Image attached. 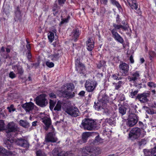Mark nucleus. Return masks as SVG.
<instances>
[{
	"mask_svg": "<svg viewBox=\"0 0 156 156\" xmlns=\"http://www.w3.org/2000/svg\"><path fill=\"white\" fill-rule=\"evenodd\" d=\"M146 134V132L144 129L135 127L130 131L129 136L132 140L137 139L140 137H143Z\"/></svg>",
	"mask_w": 156,
	"mask_h": 156,
	"instance_id": "f03ea898",
	"label": "nucleus"
},
{
	"mask_svg": "<svg viewBox=\"0 0 156 156\" xmlns=\"http://www.w3.org/2000/svg\"><path fill=\"white\" fill-rule=\"evenodd\" d=\"M37 121H35L33 122L32 123V126H35L37 125Z\"/></svg>",
	"mask_w": 156,
	"mask_h": 156,
	"instance_id": "e2e57ef3",
	"label": "nucleus"
},
{
	"mask_svg": "<svg viewBox=\"0 0 156 156\" xmlns=\"http://www.w3.org/2000/svg\"><path fill=\"white\" fill-rule=\"evenodd\" d=\"M31 57V55L30 51H28L27 54V58L29 59H30Z\"/></svg>",
	"mask_w": 156,
	"mask_h": 156,
	"instance_id": "5fc2aeb1",
	"label": "nucleus"
},
{
	"mask_svg": "<svg viewBox=\"0 0 156 156\" xmlns=\"http://www.w3.org/2000/svg\"><path fill=\"white\" fill-rule=\"evenodd\" d=\"M111 3L113 5H115L118 8H121V6L119 2L115 0H110Z\"/></svg>",
	"mask_w": 156,
	"mask_h": 156,
	"instance_id": "72a5a7b5",
	"label": "nucleus"
},
{
	"mask_svg": "<svg viewBox=\"0 0 156 156\" xmlns=\"http://www.w3.org/2000/svg\"><path fill=\"white\" fill-rule=\"evenodd\" d=\"M103 142V139L100 138L99 135L97 136L94 140H89L90 144L91 145H98Z\"/></svg>",
	"mask_w": 156,
	"mask_h": 156,
	"instance_id": "f3484780",
	"label": "nucleus"
},
{
	"mask_svg": "<svg viewBox=\"0 0 156 156\" xmlns=\"http://www.w3.org/2000/svg\"><path fill=\"white\" fill-rule=\"evenodd\" d=\"M107 122L110 125L112 126L115 125V122L114 118L109 119L108 120Z\"/></svg>",
	"mask_w": 156,
	"mask_h": 156,
	"instance_id": "4c0bfd02",
	"label": "nucleus"
},
{
	"mask_svg": "<svg viewBox=\"0 0 156 156\" xmlns=\"http://www.w3.org/2000/svg\"><path fill=\"white\" fill-rule=\"evenodd\" d=\"M46 66L49 68H51L54 67V64L53 63L51 62L47 61L46 62Z\"/></svg>",
	"mask_w": 156,
	"mask_h": 156,
	"instance_id": "de8ad7c7",
	"label": "nucleus"
},
{
	"mask_svg": "<svg viewBox=\"0 0 156 156\" xmlns=\"http://www.w3.org/2000/svg\"><path fill=\"white\" fill-rule=\"evenodd\" d=\"M21 106L27 112H30L34 109V105L32 102H30L23 104Z\"/></svg>",
	"mask_w": 156,
	"mask_h": 156,
	"instance_id": "4468645a",
	"label": "nucleus"
},
{
	"mask_svg": "<svg viewBox=\"0 0 156 156\" xmlns=\"http://www.w3.org/2000/svg\"><path fill=\"white\" fill-rule=\"evenodd\" d=\"M112 110L111 109H108L107 108H105L104 109V112L106 115H110L112 114Z\"/></svg>",
	"mask_w": 156,
	"mask_h": 156,
	"instance_id": "79ce46f5",
	"label": "nucleus"
},
{
	"mask_svg": "<svg viewBox=\"0 0 156 156\" xmlns=\"http://www.w3.org/2000/svg\"><path fill=\"white\" fill-rule=\"evenodd\" d=\"M45 94H41L37 96L36 98V103L38 106L44 107L48 104V101L46 98Z\"/></svg>",
	"mask_w": 156,
	"mask_h": 156,
	"instance_id": "20e7f679",
	"label": "nucleus"
},
{
	"mask_svg": "<svg viewBox=\"0 0 156 156\" xmlns=\"http://www.w3.org/2000/svg\"><path fill=\"white\" fill-rule=\"evenodd\" d=\"M126 108L123 106H121L119 108V112L122 115H123L126 114Z\"/></svg>",
	"mask_w": 156,
	"mask_h": 156,
	"instance_id": "cd10ccee",
	"label": "nucleus"
},
{
	"mask_svg": "<svg viewBox=\"0 0 156 156\" xmlns=\"http://www.w3.org/2000/svg\"><path fill=\"white\" fill-rule=\"evenodd\" d=\"M75 65L76 70L80 74L83 73L85 72V68L84 65L77 60L76 61Z\"/></svg>",
	"mask_w": 156,
	"mask_h": 156,
	"instance_id": "f8f14e48",
	"label": "nucleus"
},
{
	"mask_svg": "<svg viewBox=\"0 0 156 156\" xmlns=\"http://www.w3.org/2000/svg\"><path fill=\"white\" fill-rule=\"evenodd\" d=\"M9 77L12 79H13L16 77V76L13 72H11L9 74Z\"/></svg>",
	"mask_w": 156,
	"mask_h": 156,
	"instance_id": "3c124183",
	"label": "nucleus"
},
{
	"mask_svg": "<svg viewBox=\"0 0 156 156\" xmlns=\"http://www.w3.org/2000/svg\"><path fill=\"white\" fill-rule=\"evenodd\" d=\"M87 50L91 51L94 47V43L93 40L89 39L87 41Z\"/></svg>",
	"mask_w": 156,
	"mask_h": 156,
	"instance_id": "4be33fe9",
	"label": "nucleus"
},
{
	"mask_svg": "<svg viewBox=\"0 0 156 156\" xmlns=\"http://www.w3.org/2000/svg\"><path fill=\"white\" fill-rule=\"evenodd\" d=\"M85 92L84 91H80L79 93V95L80 96L83 97L84 96L85 94Z\"/></svg>",
	"mask_w": 156,
	"mask_h": 156,
	"instance_id": "4d7b16f0",
	"label": "nucleus"
},
{
	"mask_svg": "<svg viewBox=\"0 0 156 156\" xmlns=\"http://www.w3.org/2000/svg\"><path fill=\"white\" fill-rule=\"evenodd\" d=\"M101 101L102 103L106 104L108 102V97L105 94L103 95Z\"/></svg>",
	"mask_w": 156,
	"mask_h": 156,
	"instance_id": "c85d7f7f",
	"label": "nucleus"
},
{
	"mask_svg": "<svg viewBox=\"0 0 156 156\" xmlns=\"http://www.w3.org/2000/svg\"><path fill=\"white\" fill-rule=\"evenodd\" d=\"M140 146L146 144V141L144 139H142L138 142Z\"/></svg>",
	"mask_w": 156,
	"mask_h": 156,
	"instance_id": "09e8293b",
	"label": "nucleus"
},
{
	"mask_svg": "<svg viewBox=\"0 0 156 156\" xmlns=\"http://www.w3.org/2000/svg\"><path fill=\"white\" fill-rule=\"evenodd\" d=\"M42 122L46 126V127L45 128V130H47L48 127L51 124L50 119L48 118H45L43 119Z\"/></svg>",
	"mask_w": 156,
	"mask_h": 156,
	"instance_id": "393cba45",
	"label": "nucleus"
},
{
	"mask_svg": "<svg viewBox=\"0 0 156 156\" xmlns=\"http://www.w3.org/2000/svg\"><path fill=\"white\" fill-rule=\"evenodd\" d=\"M20 125L25 128H27L30 126L29 123L26 120H20Z\"/></svg>",
	"mask_w": 156,
	"mask_h": 156,
	"instance_id": "bb28decb",
	"label": "nucleus"
},
{
	"mask_svg": "<svg viewBox=\"0 0 156 156\" xmlns=\"http://www.w3.org/2000/svg\"><path fill=\"white\" fill-rule=\"evenodd\" d=\"M1 51L2 52H4L5 51V48L4 47H2L1 48Z\"/></svg>",
	"mask_w": 156,
	"mask_h": 156,
	"instance_id": "774afa93",
	"label": "nucleus"
},
{
	"mask_svg": "<svg viewBox=\"0 0 156 156\" xmlns=\"http://www.w3.org/2000/svg\"><path fill=\"white\" fill-rule=\"evenodd\" d=\"M131 92H130V96L132 98H133L137 94L138 92V90L133 91V90H131Z\"/></svg>",
	"mask_w": 156,
	"mask_h": 156,
	"instance_id": "ea45409f",
	"label": "nucleus"
},
{
	"mask_svg": "<svg viewBox=\"0 0 156 156\" xmlns=\"http://www.w3.org/2000/svg\"><path fill=\"white\" fill-rule=\"evenodd\" d=\"M73 38L76 41L77 38L79 37L80 34L79 30L77 29H74L72 33Z\"/></svg>",
	"mask_w": 156,
	"mask_h": 156,
	"instance_id": "a878e982",
	"label": "nucleus"
},
{
	"mask_svg": "<svg viewBox=\"0 0 156 156\" xmlns=\"http://www.w3.org/2000/svg\"><path fill=\"white\" fill-rule=\"evenodd\" d=\"M66 94L68 96H69L70 97H73L74 96V93L73 94L71 92L69 91H67L66 92Z\"/></svg>",
	"mask_w": 156,
	"mask_h": 156,
	"instance_id": "8fccbe9b",
	"label": "nucleus"
},
{
	"mask_svg": "<svg viewBox=\"0 0 156 156\" xmlns=\"http://www.w3.org/2000/svg\"><path fill=\"white\" fill-rule=\"evenodd\" d=\"M111 32L113 37L116 40L120 43H122L123 42L122 38L117 33V31H115V30H112Z\"/></svg>",
	"mask_w": 156,
	"mask_h": 156,
	"instance_id": "2eb2a0df",
	"label": "nucleus"
},
{
	"mask_svg": "<svg viewBox=\"0 0 156 156\" xmlns=\"http://www.w3.org/2000/svg\"><path fill=\"white\" fill-rule=\"evenodd\" d=\"M52 156H67L68 154L62 151L60 147H55L50 154Z\"/></svg>",
	"mask_w": 156,
	"mask_h": 156,
	"instance_id": "6e6552de",
	"label": "nucleus"
},
{
	"mask_svg": "<svg viewBox=\"0 0 156 156\" xmlns=\"http://www.w3.org/2000/svg\"><path fill=\"white\" fill-rule=\"evenodd\" d=\"M108 0H101V2L103 4L106 5L108 3Z\"/></svg>",
	"mask_w": 156,
	"mask_h": 156,
	"instance_id": "bf43d9fd",
	"label": "nucleus"
},
{
	"mask_svg": "<svg viewBox=\"0 0 156 156\" xmlns=\"http://www.w3.org/2000/svg\"><path fill=\"white\" fill-rule=\"evenodd\" d=\"M129 60L130 61V62L133 63L134 62V61L133 59V57L132 55H131L129 58Z\"/></svg>",
	"mask_w": 156,
	"mask_h": 156,
	"instance_id": "680f3d73",
	"label": "nucleus"
},
{
	"mask_svg": "<svg viewBox=\"0 0 156 156\" xmlns=\"http://www.w3.org/2000/svg\"><path fill=\"white\" fill-rule=\"evenodd\" d=\"M151 107L152 108L147 110L148 113L151 114L156 113V107L155 106L152 105Z\"/></svg>",
	"mask_w": 156,
	"mask_h": 156,
	"instance_id": "7c9ffc66",
	"label": "nucleus"
},
{
	"mask_svg": "<svg viewBox=\"0 0 156 156\" xmlns=\"http://www.w3.org/2000/svg\"><path fill=\"white\" fill-rule=\"evenodd\" d=\"M147 85L150 87H156V84L152 82H149L147 83Z\"/></svg>",
	"mask_w": 156,
	"mask_h": 156,
	"instance_id": "603ef678",
	"label": "nucleus"
},
{
	"mask_svg": "<svg viewBox=\"0 0 156 156\" xmlns=\"http://www.w3.org/2000/svg\"><path fill=\"white\" fill-rule=\"evenodd\" d=\"M91 133L90 132H85L82 134V140L83 143L87 142L88 138L91 136Z\"/></svg>",
	"mask_w": 156,
	"mask_h": 156,
	"instance_id": "5701e85b",
	"label": "nucleus"
},
{
	"mask_svg": "<svg viewBox=\"0 0 156 156\" xmlns=\"http://www.w3.org/2000/svg\"><path fill=\"white\" fill-rule=\"evenodd\" d=\"M82 151L83 153L89 154L90 156H97L102 152V150L100 147H92L90 146L83 147Z\"/></svg>",
	"mask_w": 156,
	"mask_h": 156,
	"instance_id": "f257e3e1",
	"label": "nucleus"
},
{
	"mask_svg": "<svg viewBox=\"0 0 156 156\" xmlns=\"http://www.w3.org/2000/svg\"><path fill=\"white\" fill-rule=\"evenodd\" d=\"M16 144L22 147L26 148L29 147V144L28 142L26 140L21 138L18 139L15 141Z\"/></svg>",
	"mask_w": 156,
	"mask_h": 156,
	"instance_id": "ddd939ff",
	"label": "nucleus"
},
{
	"mask_svg": "<svg viewBox=\"0 0 156 156\" xmlns=\"http://www.w3.org/2000/svg\"><path fill=\"white\" fill-rule=\"evenodd\" d=\"M120 70L123 76H125L129 72V65L125 63H122L119 65Z\"/></svg>",
	"mask_w": 156,
	"mask_h": 156,
	"instance_id": "9b49d317",
	"label": "nucleus"
},
{
	"mask_svg": "<svg viewBox=\"0 0 156 156\" xmlns=\"http://www.w3.org/2000/svg\"><path fill=\"white\" fill-rule=\"evenodd\" d=\"M26 41L27 42V44L26 45V46L27 48L28 49V51H30V44H29V42H28L27 40H26Z\"/></svg>",
	"mask_w": 156,
	"mask_h": 156,
	"instance_id": "6e6d98bb",
	"label": "nucleus"
},
{
	"mask_svg": "<svg viewBox=\"0 0 156 156\" xmlns=\"http://www.w3.org/2000/svg\"><path fill=\"white\" fill-rule=\"evenodd\" d=\"M66 112L68 114L74 117L78 116L79 113L78 109L75 107L68 108L66 110Z\"/></svg>",
	"mask_w": 156,
	"mask_h": 156,
	"instance_id": "1a4fd4ad",
	"label": "nucleus"
},
{
	"mask_svg": "<svg viewBox=\"0 0 156 156\" xmlns=\"http://www.w3.org/2000/svg\"><path fill=\"white\" fill-rule=\"evenodd\" d=\"M57 140V139L55 137V134L53 133L50 132L46 136L44 144L48 142H55Z\"/></svg>",
	"mask_w": 156,
	"mask_h": 156,
	"instance_id": "9d476101",
	"label": "nucleus"
},
{
	"mask_svg": "<svg viewBox=\"0 0 156 156\" xmlns=\"http://www.w3.org/2000/svg\"><path fill=\"white\" fill-rule=\"evenodd\" d=\"M37 156H46V154L45 153L41 150H39L37 151L36 152Z\"/></svg>",
	"mask_w": 156,
	"mask_h": 156,
	"instance_id": "e433bc0d",
	"label": "nucleus"
},
{
	"mask_svg": "<svg viewBox=\"0 0 156 156\" xmlns=\"http://www.w3.org/2000/svg\"><path fill=\"white\" fill-rule=\"evenodd\" d=\"M96 122L91 119H84L83 120L80 126L85 130H92L95 127Z\"/></svg>",
	"mask_w": 156,
	"mask_h": 156,
	"instance_id": "7ed1b4c3",
	"label": "nucleus"
},
{
	"mask_svg": "<svg viewBox=\"0 0 156 156\" xmlns=\"http://www.w3.org/2000/svg\"><path fill=\"white\" fill-rule=\"evenodd\" d=\"M73 85L72 83H69L67 85V89L68 90H71L74 88Z\"/></svg>",
	"mask_w": 156,
	"mask_h": 156,
	"instance_id": "49530a36",
	"label": "nucleus"
},
{
	"mask_svg": "<svg viewBox=\"0 0 156 156\" xmlns=\"http://www.w3.org/2000/svg\"><path fill=\"white\" fill-rule=\"evenodd\" d=\"M113 26L114 28L112 30H115V31H117V30H119L120 28H122L124 30L126 31L128 30L129 26L128 25H117L115 23H113Z\"/></svg>",
	"mask_w": 156,
	"mask_h": 156,
	"instance_id": "412c9836",
	"label": "nucleus"
},
{
	"mask_svg": "<svg viewBox=\"0 0 156 156\" xmlns=\"http://www.w3.org/2000/svg\"><path fill=\"white\" fill-rule=\"evenodd\" d=\"M129 6L133 9H136L137 8V5L136 3V0H127Z\"/></svg>",
	"mask_w": 156,
	"mask_h": 156,
	"instance_id": "b1692460",
	"label": "nucleus"
},
{
	"mask_svg": "<svg viewBox=\"0 0 156 156\" xmlns=\"http://www.w3.org/2000/svg\"><path fill=\"white\" fill-rule=\"evenodd\" d=\"M112 77L114 80H119V78L115 74H113L112 76Z\"/></svg>",
	"mask_w": 156,
	"mask_h": 156,
	"instance_id": "13d9d810",
	"label": "nucleus"
},
{
	"mask_svg": "<svg viewBox=\"0 0 156 156\" xmlns=\"http://www.w3.org/2000/svg\"><path fill=\"white\" fill-rule=\"evenodd\" d=\"M7 151V150L3 147H0V154H3V155H4L5 154Z\"/></svg>",
	"mask_w": 156,
	"mask_h": 156,
	"instance_id": "37998d69",
	"label": "nucleus"
},
{
	"mask_svg": "<svg viewBox=\"0 0 156 156\" xmlns=\"http://www.w3.org/2000/svg\"><path fill=\"white\" fill-rule=\"evenodd\" d=\"M137 122V116L134 114L130 113L126 125L129 127H132Z\"/></svg>",
	"mask_w": 156,
	"mask_h": 156,
	"instance_id": "39448f33",
	"label": "nucleus"
},
{
	"mask_svg": "<svg viewBox=\"0 0 156 156\" xmlns=\"http://www.w3.org/2000/svg\"><path fill=\"white\" fill-rule=\"evenodd\" d=\"M56 102H54V101L52 100H50L49 103H50V109L52 110L53 109V108Z\"/></svg>",
	"mask_w": 156,
	"mask_h": 156,
	"instance_id": "a19ab883",
	"label": "nucleus"
},
{
	"mask_svg": "<svg viewBox=\"0 0 156 156\" xmlns=\"http://www.w3.org/2000/svg\"><path fill=\"white\" fill-rule=\"evenodd\" d=\"M5 128V123L4 121L2 120H0V130H4Z\"/></svg>",
	"mask_w": 156,
	"mask_h": 156,
	"instance_id": "a18cd8bd",
	"label": "nucleus"
},
{
	"mask_svg": "<svg viewBox=\"0 0 156 156\" xmlns=\"http://www.w3.org/2000/svg\"><path fill=\"white\" fill-rule=\"evenodd\" d=\"M17 130V126L15 123L13 122L9 123L8 124V129L7 132H13Z\"/></svg>",
	"mask_w": 156,
	"mask_h": 156,
	"instance_id": "a211bd4d",
	"label": "nucleus"
},
{
	"mask_svg": "<svg viewBox=\"0 0 156 156\" xmlns=\"http://www.w3.org/2000/svg\"><path fill=\"white\" fill-rule=\"evenodd\" d=\"M17 72L20 75H22L23 73V69L22 67L20 66H19L17 67Z\"/></svg>",
	"mask_w": 156,
	"mask_h": 156,
	"instance_id": "c03bdc74",
	"label": "nucleus"
},
{
	"mask_svg": "<svg viewBox=\"0 0 156 156\" xmlns=\"http://www.w3.org/2000/svg\"><path fill=\"white\" fill-rule=\"evenodd\" d=\"M48 37L50 42H52L54 39V33L50 32L48 34Z\"/></svg>",
	"mask_w": 156,
	"mask_h": 156,
	"instance_id": "c756f323",
	"label": "nucleus"
},
{
	"mask_svg": "<svg viewBox=\"0 0 156 156\" xmlns=\"http://www.w3.org/2000/svg\"><path fill=\"white\" fill-rule=\"evenodd\" d=\"M61 109V103L60 101H58L56 106L54 108V110L58 111H60Z\"/></svg>",
	"mask_w": 156,
	"mask_h": 156,
	"instance_id": "473e14b6",
	"label": "nucleus"
},
{
	"mask_svg": "<svg viewBox=\"0 0 156 156\" xmlns=\"http://www.w3.org/2000/svg\"><path fill=\"white\" fill-rule=\"evenodd\" d=\"M59 55L58 53H55L50 55L49 57L52 60H56L58 58Z\"/></svg>",
	"mask_w": 156,
	"mask_h": 156,
	"instance_id": "2f4dec72",
	"label": "nucleus"
},
{
	"mask_svg": "<svg viewBox=\"0 0 156 156\" xmlns=\"http://www.w3.org/2000/svg\"><path fill=\"white\" fill-rule=\"evenodd\" d=\"M122 83L123 82L121 81H119L117 83H114L113 84L115 85V89L118 90L119 88L121 87Z\"/></svg>",
	"mask_w": 156,
	"mask_h": 156,
	"instance_id": "f704fd0d",
	"label": "nucleus"
},
{
	"mask_svg": "<svg viewBox=\"0 0 156 156\" xmlns=\"http://www.w3.org/2000/svg\"><path fill=\"white\" fill-rule=\"evenodd\" d=\"M16 153L15 152H14V153L12 152V151H7L6 153L4 155H3V154H0V156H13L15 155Z\"/></svg>",
	"mask_w": 156,
	"mask_h": 156,
	"instance_id": "58836bf2",
	"label": "nucleus"
},
{
	"mask_svg": "<svg viewBox=\"0 0 156 156\" xmlns=\"http://www.w3.org/2000/svg\"><path fill=\"white\" fill-rule=\"evenodd\" d=\"M139 125L141 126V127H143V123L142 122L139 121Z\"/></svg>",
	"mask_w": 156,
	"mask_h": 156,
	"instance_id": "69168bd1",
	"label": "nucleus"
},
{
	"mask_svg": "<svg viewBox=\"0 0 156 156\" xmlns=\"http://www.w3.org/2000/svg\"><path fill=\"white\" fill-rule=\"evenodd\" d=\"M150 93V92H148L138 94L136 97V99H138L141 103L147 102L148 101L147 98L149 97Z\"/></svg>",
	"mask_w": 156,
	"mask_h": 156,
	"instance_id": "423d86ee",
	"label": "nucleus"
},
{
	"mask_svg": "<svg viewBox=\"0 0 156 156\" xmlns=\"http://www.w3.org/2000/svg\"><path fill=\"white\" fill-rule=\"evenodd\" d=\"M67 21H68V20L66 19L65 20H63V21H62L61 23V24H62L64 22H67Z\"/></svg>",
	"mask_w": 156,
	"mask_h": 156,
	"instance_id": "0e129e2a",
	"label": "nucleus"
},
{
	"mask_svg": "<svg viewBox=\"0 0 156 156\" xmlns=\"http://www.w3.org/2000/svg\"><path fill=\"white\" fill-rule=\"evenodd\" d=\"M49 95L50 98L52 99L54 98H56V96L55 94L54 93H51L49 94Z\"/></svg>",
	"mask_w": 156,
	"mask_h": 156,
	"instance_id": "864d4df0",
	"label": "nucleus"
},
{
	"mask_svg": "<svg viewBox=\"0 0 156 156\" xmlns=\"http://www.w3.org/2000/svg\"><path fill=\"white\" fill-rule=\"evenodd\" d=\"M128 78L129 82L132 81L135 82L137 80H139L140 77L139 72L137 71L136 72L133 73L131 77L129 76Z\"/></svg>",
	"mask_w": 156,
	"mask_h": 156,
	"instance_id": "aec40b11",
	"label": "nucleus"
},
{
	"mask_svg": "<svg viewBox=\"0 0 156 156\" xmlns=\"http://www.w3.org/2000/svg\"><path fill=\"white\" fill-rule=\"evenodd\" d=\"M66 0H58V2L59 4L61 5L63 4L66 1Z\"/></svg>",
	"mask_w": 156,
	"mask_h": 156,
	"instance_id": "052dcab7",
	"label": "nucleus"
},
{
	"mask_svg": "<svg viewBox=\"0 0 156 156\" xmlns=\"http://www.w3.org/2000/svg\"><path fill=\"white\" fill-rule=\"evenodd\" d=\"M122 25H128V24L127 23V22L125 21H123L122 22Z\"/></svg>",
	"mask_w": 156,
	"mask_h": 156,
	"instance_id": "338daca9",
	"label": "nucleus"
},
{
	"mask_svg": "<svg viewBox=\"0 0 156 156\" xmlns=\"http://www.w3.org/2000/svg\"><path fill=\"white\" fill-rule=\"evenodd\" d=\"M7 109L10 113L14 112L16 110V109L13 105H11L10 106L7 107Z\"/></svg>",
	"mask_w": 156,
	"mask_h": 156,
	"instance_id": "c9c22d12",
	"label": "nucleus"
},
{
	"mask_svg": "<svg viewBox=\"0 0 156 156\" xmlns=\"http://www.w3.org/2000/svg\"><path fill=\"white\" fill-rule=\"evenodd\" d=\"M97 84L95 81H92L90 80L86 81L85 86L87 91L88 92L92 91L96 87Z\"/></svg>",
	"mask_w": 156,
	"mask_h": 156,
	"instance_id": "0eeeda50",
	"label": "nucleus"
},
{
	"mask_svg": "<svg viewBox=\"0 0 156 156\" xmlns=\"http://www.w3.org/2000/svg\"><path fill=\"white\" fill-rule=\"evenodd\" d=\"M15 142V140L11 137L8 138L6 140L4 141V143L6 145L7 148L9 150H12L13 148L12 144Z\"/></svg>",
	"mask_w": 156,
	"mask_h": 156,
	"instance_id": "6ab92c4d",
	"label": "nucleus"
},
{
	"mask_svg": "<svg viewBox=\"0 0 156 156\" xmlns=\"http://www.w3.org/2000/svg\"><path fill=\"white\" fill-rule=\"evenodd\" d=\"M144 152L145 156H156V148H154L151 150L144 149Z\"/></svg>",
	"mask_w": 156,
	"mask_h": 156,
	"instance_id": "dca6fc26",
	"label": "nucleus"
}]
</instances>
